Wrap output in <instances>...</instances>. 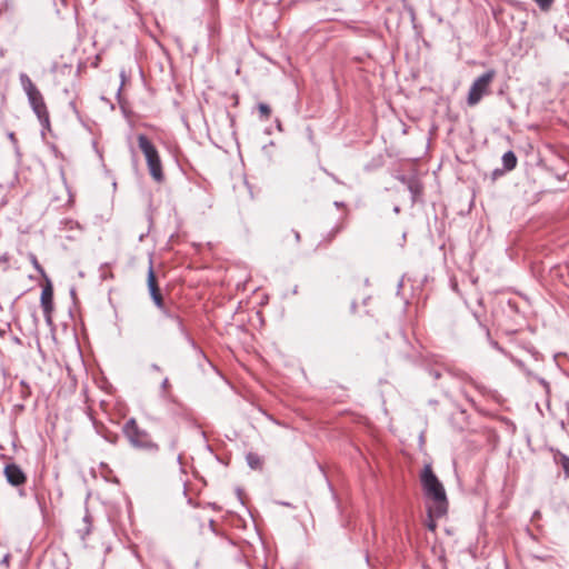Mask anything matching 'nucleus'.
<instances>
[{
    "label": "nucleus",
    "mask_w": 569,
    "mask_h": 569,
    "mask_svg": "<svg viewBox=\"0 0 569 569\" xmlns=\"http://www.w3.org/2000/svg\"><path fill=\"white\" fill-rule=\"evenodd\" d=\"M425 496L428 499V513L430 517H442L448 511V499L443 485L433 473L430 465H426L420 476Z\"/></svg>",
    "instance_id": "obj_1"
},
{
    "label": "nucleus",
    "mask_w": 569,
    "mask_h": 569,
    "mask_svg": "<svg viewBox=\"0 0 569 569\" xmlns=\"http://www.w3.org/2000/svg\"><path fill=\"white\" fill-rule=\"evenodd\" d=\"M19 79H20L22 89L28 97L29 103H30L33 112L36 113L37 118L39 119L41 126L43 128L49 129V127H50L49 112H48V109H47V106L44 103L41 92L38 90V88L32 82V80L29 78L28 74L21 73Z\"/></svg>",
    "instance_id": "obj_2"
},
{
    "label": "nucleus",
    "mask_w": 569,
    "mask_h": 569,
    "mask_svg": "<svg viewBox=\"0 0 569 569\" xmlns=\"http://www.w3.org/2000/svg\"><path fill=\"white\" fill-rule=\"evenodd\" d=\"M122 432L130 445L134 448L149 451H157L159 448L158 445L151 439L149 432L138 426L134 418L126 421L122 427Z\"/></svg>",
    "instance_id": "obj_3"
},
{
    "label": "nucleus",
    "mask_w": 569,
    "mask_h": 569,
    "mask_svg": "<svg viewBox=\"0 0 569 569\" xmlns=\"http://www.w3.org/2000/svg\"><path fill=\"white\" fill-rule=\"evenodd\" d=\"M138 144L144 154L150 176L154 181L161 182L163 180V171L158 150L144 134L138 136Z\"/></svg>",
    "instance_id": "obj_4"
},
{
    "label": "nucleus",
    "mask_w": 569,
    "mask_h": 569,
    "mask_svg": "<svg viewBox=\"0 0 569 569\" xmlns=\"http://www.w3.org/2000/svg\"><path fill=\"white\" fill-rule=\"evenodd\" d=\"M496 76V71L495 70H489L487 72H485L483 74H481L480 77H478L473 83L471 84L470 89H469V92H468V97H467V103L469 106H476L480 102V100L482 99V97L485 94H488L489 93V87L493 80Z\"/></svg>",
    "instance_id": "obj_5"
},
{
    "label": "nucleus",
    "mask_w": 569,
    "mask_h": 569,
    "mask_svg": "<svg viewBox=\"0 0 569 569\" xmlns=\"http://www.w3.org/2000/svg\"><path fill=\"white\" fill-rule=\"evenodd\" d=\"M3 475L6 480L12 487H23L27 482V475L20 466L17 463H8L3 468Z\"/></svg>",
    "instance_id": "obj_6"
},
{
    "label": "nucleus",
    "mask_w": 569,
    "mask_h": 569,
    "mask_svg": "<svg viewBox=\"0 0 569 569\" xmlns=\"http://www.w3.org/2000/svg\"><path fill=\"white\" fill-rule=\"evenodd\" d=\"M147 281H148V289H149V292H150V296H151L153 302L156 303V306L158 308L162 309L163 308V299H162L160 289L157 283V279H156V274H154L152 266L149 267Z\"/></svg>",
    "instance_id": "obj_7"
},
{
    "label": "nucleus",
    "mask_w": 569,
    "mask_h": 569,
    "mask_svg": "<svg viewBox=\"0 0 569 569\" xmlns=\"http://www.w3.org/2000/svg\"><path fill=\"white\" fill-rule=\"evenodd\" d=\"M40 302L46 318L50 319L53 310V290L49 281L41 291Z\"/></svg>",
    "instance_id": "obj_8"
},
{
    "label": "nucleus",
    "mask_w": 569,
    "mask_h": 569,
    "mask_svg": "<svg viewBox=\"0 0 569 569\" xmlns=\"http://www.w3.org/2000/svg\"><path fill=\"white\" fill-rule=\"evenodd\" d=\"M553 459L557 465L562 467L566 478H569V457L560 451H556Z\"/></svg>",
    "instance_id": "obj_9"
},
{
    "label": "nucleus",
    "mask_w": 569,
    "mask_h": 569,
    "mask_svg": "<svg viewBox=\"0 0 569 569\" xmlns=\"http://www.w3.org/2000/svg\"><path fill=\"white\" fill-rule=\"evenodd\" d=\"M502 163L507 170H512L517 164V158L512 151H508L502 156Z\"/></svg>",
    "instance_id": "obj_10"
},
{
    "label": "nucleus",
    "mask_w": 569,
    "mask_h": 569,
    "mask_svg": "<svg viewBox=\"0 0 569 569\" xmlns=\"http://www.w3.org/2000/svg\"><path fill=\"white\" fill-rule=\"evenodd\" d=\"M247 461H248V465L252 468V469H259L261 468L262 466V461L260 459V457L256 453H248L247 455Z\"/></svg>",
    "instance_id": "obj_11"
},
{
    "label": "nucleus",
    "mask_w": 569,
    "mask_h": 569,
    "mask_svg": "<svg viewBox=\"0 0 569 569\" xmlns=\"http://www.w3.org/2000/svg\"><path fill=\"white\" fill-rule=\"evenodd\" d=\"M258 110L260 112V116L268 119L270 117V113H271V109L268 104L266 103H259L258 104Z\"/></svg>",
    "instance_id": "obj_12"
},
{
    "label": "nucleus",
    "mask_w": 569,
    "mask_h": 569,
    "mask_svg": "<svg viewBox=\"0 0 569 569\" xmlns=\"http://www.w3.org/2000/svg\"><path fill=\"white\" fill-rule=\"evenodd\" d=\"M541 10H548L552 3L555 2V0H533Z\"/></svg>",
    "instance_id": "obj_13"
},
{
    "label": "nucleus",
    "mask_w": 569,
    "mask_h": 569,
    "mask_svg": "<svg viewBox=\"0 0 569 569\" xmlns=\"http://www.w3.org/2000/svg\"><path fill=\"white\" fill-rule=\"evenodd\" d=\"M428 517H429V520H428V522H427V527H428V529H430L431 531H433V530H436V528H437V525H436V521H435V518H436V517H430L429 515H428Z\"/></svg>",
    "instance_id": "obj_14"
},
{
    "label": "nucleus",
    "mask_w": 569,
    "mask_h": 569,
    "mask_svg": "<svg viewBox=\"0 0 569 569\" xmlns=\"http://www.w3.org/2000/svg\"><path fill=\"white\" fill-rule=\"evenodd\" d=\"M32 263L34 266V268L42 274L44 276V270L43 268L39 264L38 260L36 257H32Z\"/></svg>",
    "instance_id": "obj_15"
},
{
    "label": "nucleus",
    "mask_w": 569,
    "mask_h": 569,
    "mask_svg": "<svg viewBox=\"0 0 569 569\" xmlns=\"http://www.w3.org/2000/svg\"><path fill=\"white\" fill-rule=\"evenodd\" d=\"M168 379H164L163 382H162V388L166 389L168 387Z\"/></svg>",
    "instance_id": "obj_16"
},
{
    "label": "nucleus",
    "mask_w": 569,
    "mask_h": 569,
    "mask_svg": "<svg viewBox=\"0 0 569 569\" xmlns=\"http://www.w3.org/2000/svg\"><path fill=\"white\" fill-rule=\"evenodd\" d=\"M3 562H6V563H8V562H9V556H6V557L3 558Z\"/></svg>",
    "instance_id": "obj_17"
},
{
    "label": "nucleus",
    "mask_w": 569,
    "mask_h": 569,
    "mask_svg": "<svg viewBox=\"0 0 569 569\" xmlns=\"http://www.w3.org/2000/svg\"><path fill=\"white\" fill-rule=\"evenodd\" d=\"M296 239L299 240L300 239V236L298 232H296Z\"/></svg>",
    "instance_id": "obj_18"
},
{
    "label": "nucleus",
    "mask_w": 569,
    "mask_h": 569,
    "mask_svg": "<svg viewBox=\"0 0 569 569\" xmlns=\"http://www.w3.org/2000/svg\"><path fill=\"white\" fill-rule=\"evenodd\" d=\"M121 78H122V81L124 80V72L122 71L121 72Z\"/></svg>",
    "instance_id": "obj_19"
}]
</instances>
